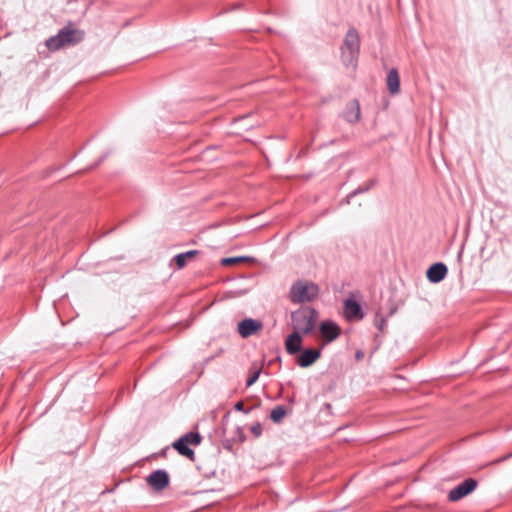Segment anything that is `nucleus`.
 Returning a JSON list of instances; mask_svg holds the SVG:
<instances>
[{"mask_svg": "<svg viewBox=\"0 0 512 512\" xmlns=\"http://www.w3.org/2000/svg\"><path fill=\"white\" fill-rule=\"evenodd\" d=\"M317 314L312 309H304L292 314V327L293 332H298L300 335L310 333L316 323Z\"/></svg>", "mask_w": 512, "mask_h": 512, "instance_id": "nucleus-1", "label": "nucleus"}, {"mask_svg": "<svg viewBox=\"0 0 512 512\" xmlns=\"http://www.w3.org/2000/svg\"><path fill=\"white\" fill-rule=\"evenodd\" d=\"M359 54V35L355 29H350L342 46V61L346 66H354Z\"/></svg>", "mask_w": 512, "mask_h": 512, "instance_id": "nucleus-2", "label": "nucleus"}, {"mask_svg": "<svg viewBox=\"0 0 512 512\" xmlns=\"http://www.w3.org/2000/svg\"><path fill=\"white\" fill-rule=\"evenodd\" d=\"M83 37V32L79 30L63 29L56 36L50 37L46 41V46L49 50L55 51L66 45L78 43Z\"/></svg>", "mask_w": 512, "mask_h": 512, "instance_id": "nucleus-3", "label": "nucleus"}, {"mask_svg": "<svg viewBox=\"0 0 512 512\" xmlns=\"http://www.w3.org/2000/svg\"><path fill=\"white\" fill-rule=\"evenodd\" d=\"M318 294V287L309 282H296L290 290V299L294 303H304L313 300Z\"/></svg>", "mask_w": 512, "mask_h": 512, "instance_id": "nucleus-4", "label": "nucleus"}, {"mask_svg": "<svg viewBox=\"0 0 512 512\" xmlns=\"http://www.w3.org/2000/svg\"><path fill=\"white\" fill-rule=\"evenodd\" d=\"M201 441V437L198 433H188L179 438L174 442L173 447L178 451L179 454L192 458L194 452L189 448V444L198 445Z\"/></svg>", "mask_w": 512, "mask_h": 512, "instance_id": "nucleus-5", "label": "nucleus"}, {"mask_svg": "<svg viewBox=\"0 0 512 512\" xmlns=\"http://www.w3.org/2000/svg\"><path fill=\"white\" fill-rule=\"evenodd\" d=\"M477 486V482L472 479H466L461 484L453 488L449 494L448 499L452 502L458 501L466 495L470 494Z\"/></svg>", "mask_w": 512, "mask_h": 512, "instance_id": "nucleus-6", "label": "nucleus"}, {"mask_svg": "<svg viewBox=\"0 0 512 512\" xmlns=\"http://www.w3.org/2000/svg\"><path fill=\"white\" fill-rule=\"evenodd\" d=\"M263 327L261 321L247 318L238 323V333L242 338H248L258 333Z\"/></svg>", "mask_w": 512, "mask_h": 512, "instance_id": "nucleus-7", "label": "nucleus"}, {"mask_svg": "<svg viewBox=\"0 0 512 512\" xmlns=\"http://www.w3.org/2000/svg\"><path fill=\"white\" fill-rule=\"evenodd\" d=\"M147 483L157 491L163 490L169 484V476L164 470H157L147 477Z\"/></svg>", "mask_w": 512, "mask_h": 512, "instance_id": "nucleus-8", "label": "nucleus"}, {"mask_svg": "<svg viewBox=\"0 0 512 512\" xmlns=\"http://www.w3.org/2000/svg\"><path fill=\"white\" fill-rule=\"evenodd\" d=\"M344 314L348 320H360L363 318L360 305L353 299L344 301Z\"/></svg>", "mask_w": 512, "mask_h": 512, "instance_id": "nucleus-9", "label": "nucleus"}, {"mask_svg": "<svg viewBox=\"0 0 512 512\" xmlns=\"http://www.w3.org/2000/svg\"><path fill=\"white\" fill-rule=\"evenodd\" d=\"M321 336L331 342L340 335V328L332 321H325L320 325Z\"/></svg>", "mask_w": 512, "mask_h": 512, "instance_id": "nucleus-10", "label": "nucleus"}, {"mask_svg": "<svg viewBox=\"0 0 512 512\" xmlns=\"http://www.w3.org/2000/svg\"><path fill=\"white\" fill-rule=\"evenodd\" d=\"M447 267L443 263H435L427 270V278L432 283H438L445 278Z\"/></svg>", "mask_w": 512, "mask_h": 512, "instance_id": "nucleus-11", "label": "nucleus"}, {"mask_svg": "<svg viewBox=\"0 0 512 512\" xmlns=\"http://www.w3.org/2000/svg\"><path fill=\"white\" fill-rule=\"evenodd\" d=\"M321 353L319 349H306L297 358V363L300 367H308L316 362Z\"/></svg>", "mask_w": 512, "mask_h": 512, "instance_id": "nucleus-12", "label": "nucleus"}, {"mask_svg": "<svg viewBox=\"0 0 512 512\" xmlns=\"http://www.w3.org/2000/svg\"><path fill=\"white\" fill-rule=\"evenodd\" d=\"M303 335L292 332L286 339L285 347L289 354H296L301 350Z\"/></svg>", "mask_w": 512, "mask_h": 512, "instance_id": "nucleus-13", "label": "nucleus"}, {"mask_svg": "<svg viewBox=\"0 0 512 512\" xmlns=\"http://www.w3.org/2000/svg\"><path fill=\"white\" fill-rule=\"evenodd\" d=\"M345 118L348 122H357L360 118V106L357 100L351 101L345 111Z\"/></svg>", "mask_w": 512, "mask_h": 512, "instance_id": "nucleus-14", "label": "nucleus"}, {"mask_svg": "<svg viewBox=\"0 0 512 512\" xmlns=\"http://www.w3.org/2000/svg\"><path fill=\"white\" fill-rule=\"evenodd\" d=\"M387 87L392 94H396L400 90V79L396 69H391L387 75Z\"/></svg>", "mask_w": 512, "mask_h": 512, "instance_id": "nucleus-15", "label": "nucleus"}, {"mask_svg": "<svg viewBox=\"0 0 512 512\" xmlns=\"http://www.w3.org/2000/svg\"><path fill=\"white\" fill-rule=\"evenodd\" d=\"M198 254L197 250H190L185 253H180L174 257L175 263L179 269L183 268L187 261L194 258Z\"/></svg>", "mask_w": 512, "mask_h": 512, "instance_id": "nucleus-16", "label": "nucleus"}, {"mask_svg": "<svg viewBox=\"0 0 512 512\" xmlns=\"http://www.w3.org/2000/svg\"><path fill=\"white\" fill-rule=\"evenodd\" d=\"M285 415L286 409L283 406H277L271 411L270 418L272 421L278 423L285 417Z\"/></svg>", "mask_w": 512, "mask_h": 512, "instance_id": "nucleus-17", "label": "nucleus"}, {"mask_svg": "<svg viewBox=\"0 0 512 512\" xmlns=\"http://www.w3.org/2000/svg\"><path fill=\"white\" fill-rule=\"evenodd\" d=\"M247 260H248V257H230V258L222 259L221 263L224 266H229V265H235L237 263L244 262Z\"/></svg>", "mask_w": 512, "mask_h": 512, "instance_id": "nucleus-18", "label": "nucleus"}, {"mask_svg": "<svg viewBox=\"0 0 512 512\" xmlns=\"http://www.w3.org/2000/svg\"><path fill=\"white\" fill-rule=\"evenodd\" d=\"M261 369L256 368L247 379V386H252L259 378Z\"/></svg>", "mask_w": 512, "mask_h": 512, "instance_id": "nucleus-19", "label": "nucleus"}, {"mask_svg": "<svg viewBox=\"0 0 512 512\" xmlns=\"http://www.w3.org/2000/svg\"><path fill=\"white\" fill-rule=\"evenodd\" d=\"M252 432L256 435V436H259L260 433H261V427L259 424H257L256 426H253L252 427Z\"/></svg>", "mask_w": 512, "mask_h": 512, "instance_id": "nucleus-20", "label": "nucleus"}, {"mask_svg": "<svg viewBox=\"0 0 512 512\" xmlns=\"http://www.w3.org/2000/svg\"><path fill=\"white\" fill-rule=\"evenodd\" d=\"M235 409L238 410V411H243L244 410V404L242 402H237L235 404Z\"/></svg>", "mask_w": 512, "mask_h": 512, "instance_id": "nucleus-21", "label": "nucleus"}, {"mask_svg": "<svg viewBox=\"0 0 512 512\" xmlns=\"http://www.w3.org/2000/svg\"><path fill=\"white\" fill-rule=\"evenodd\" d=\"M362 356H363L362 352H357V353H356V358H357V359H361V358H362Z\"/></svg>", "mask_w": 512, "mask_h": 512, "instance_id": "nucleus-22", "label": "nucleus"}]
</instances>
